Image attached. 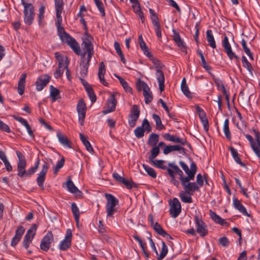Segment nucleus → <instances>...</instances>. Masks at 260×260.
<instances>
[{
  "label": "nucleus",
  "instance_id": "obj_26",
  "mask_svg": "<svg viewBox=\"0 0 260 260\" xmlns=\"http://www.w3.org/2000/svg\"><path fill=\"white\" fill-rule=\"evenodd\" d=\"M67 188L69 192L75 194L77 196H81L82 192L75 185L74 183L71 180H68L66 183Z\"/></svg>",
  "mask_w": 260,
  "mask_h": 260
},
{
  "label": "nucleus",
  "instance_id": "obj_40",
  "mask_svg": "<svg viewBox=\"0 0 260 260\" xmlns=\"http://www.w3.org/2000/svg\"><path fill=\"white\" fill-rule=\"evenodd\" d=\"M143 92L146 104L150 103L153 99L152 93L150 91V88L148 87L146 91L143 90Z\"/></svg>",
  "mask_w": 260,
  "mask_h": 260
},
{
  "label": "nucleus",
  "instance_id": "obj_62",
  "mask_svg": "<svg viewBox=\"0 0 260 260\" xmlns=\"http://www.w3.org/2000/svg\"><path fill=\"white\" fill-rule=\"evenodd\" d=\"M141 126H142V128H144V131H146L148 132H149L151 131V127L149 124V121L146 119H144L142 124Z\"/></svg>",
  "mask_w": 260,
  "mask_h": 260
},
{
  "label": "nucleus",
  "instance_id": "obj_10",
  "mask_svg": "<svg viewBox=\"0 0 260 260\" xmlns=\"http://www.w3.org/2000/svg\"><path fill=\"white\" fill-rule=\"evenodd\" d=\"M170 204V214L173 218H176L181 211V204L177 198H174Z\"/></svg>",
  "mask_w": 260,
  "mask_h": 260
},
{
  "label": "nucleus",
  "instance_id": "obj_38",
  "mask_svg": "<svg viewBox=\"0 0 260 260\" xmlns=\"http://www.w3.org/2000/svg\"><path fill=\"white\" fill-rule=\"evenodd\" d=\"M210 215L212 219L218 224L223 225L225 222L224 219L221 218L218 215L212 211L210 212Z\"/></svg>",
  "mask_w": 260,
  "mask_h": 260
},
{
  "label": "nucleus",
  "instance_id": "obj_35",
  "mask_svg": "<svg viewBox=\"0 0 260 260\" xmlns=\"http://www.w3.org/2000/svg\"><path fill=\"white\" fill-rule=\"evenodd\" d=\"M57 137L59 142L66 148H70L69 141L68 139L61 133H57Z\"/></svg>",
  "mask_w": 260,
  "mask_h": 260
},
{
  "label": "nucleus",
  "instance_id": "obj_9",
  "mask_svg": "<svg viewBox=\"0 0 260 260\" xmlns=\"http://www.w3.org/2000/svg\"><path fill=\"white\" fill-rule=\"evenodd\" d=\"M49 168V166L46 162H44L42 165L41 170L39 173L38 174V177L37 178V183L38 185L44 189V182L45 180L46 175L47 173Z\"/></svg>",
  "mask_w": 260,
  "mask_h": 260
},
{
  "label": "nucleus",
  "instance_id": "obj_47",
  "mask_svg": "<svg viewBox=\"0 0 260 260\" xmlns=\"http://www.w3.org/2000/svg\"><path fill=\"white\" fill-rule=\"evenodd\" d=\"M242 62L243 67L246 68L248 71L251 74H252L253 68L251 63L247 60L245 56L242 57Z\"/></svg>",
  "mask_w": 260,
  "mask_h": 260
},
{
  "label": "nucleus",
  "instance_id": "obj_27",
  "mask_svg": "<svg viewBox=\"0 0 260 260\" xmlns=\"http://www.w3.org/2000/svg\"><path fill=\"white\" fill-rule=\"evenodd\" d=\"M233 205L235 208L238 210L243 215L247 216H249L245 207L236 198L233 199Z\"/></svg>",
  "mask_w": 260,
  "mask_h": 260
},
{
  "label": "nucleus",
  "instance_id": "obj_55",
  "mask_svg": "<svg viewBox=\"0 0 260 260\" xmlns=\"http://www.w3.org/2000/svg\"><path fill=\"white\" fill-rule=\"evenodd\" d=\"M154 166L162 170H166L167 167L164 165L165 161L163 160H153L150 161Z\"/></svg>",
  "mask_w": 260,
  "mask_h": 260
},
{
  "label": "nucleus",
  "instance_id": "obj_44",
  "mask_svg": "<svg viewBox=\"0 0 260 260\" xmlns=\"http://www.w3.org/2000/svg\"><path fill=\"white\" fill-rule=\"evenodd\" d=\"M114 76L119 80L121 85L126 91L128 92H131L132 91V88L128 86L127 83L123 79L117 74H114Z\"/></svg>",
  "mask_w": 260,
  "mask_h": 260
},
{
  "label": "nucleus",
  "instance_id": "obj_52",
  "mask_svg": "<svg viewBox=\"0 0 260 260\" xmlns=\"http://www.w3.org/2000/svg\"><path fill=\"white\" fill-rule=\"evenodd\" d=\"M251 147L256 156L260 158V142H255L254 144H252Z\"/></svg>",
  "mask_w": 260,
  "mask_h": 260
},
{
  "label": "nucleus",
  "instance_id": "obj_23",
  "mask_svg": "<svg viewBox=\"0 0 260 260\" xmlns=\"http://www.w3.org/2000/svg\"><path fill=\"white\" fill-rule=\"evenodd\" d=\"M55 56L58 61V66L67 68L69 63V61L66 56H64L58 52H56L55 53Z\"/></svg>",
  "mask_w": 260,
  "mask_h": 260
},
{
  "label": "nucleus",
  "instance_id": "obj_24",
  "mask_svg": "<svg viewBox=\"0 0 260 260\" xmlns=\"http://www.w3.org/2000/svg\"><path fill=\"white\" fill-rule=\"evenodd\" d=\"M26 76L27 75L26 73H23L20 76L17 88L18 92L20 95H22L24 93L25 86Z\"/></svg>",
  "mask_w": 260,
  "mask_h": 260
},
{
  "label": "nucleus",
  "instance_id": "obj_45",
  "mask_svg": "<svg viewBox=\"0 0 260 260\" xmlns=\"http://www.w3.org/2000/svg\"><path fill=\"white\" fill-rule=\"evenodd\" d=\"M198 53L201 57L202 67L205 69V70L206 71H207V72H208L209 73L210 71L211 70V67L206 61L205 59L203 54V53L202 52V51L201 50H198Z\"/></svg>",
  "mask_w": 260,
  "mask_h": 260
},
{
  "label": "nucleus",
  "instance_id": "obj_1",
  "mask_svg": "<svg viewBox=\"0 0 260 260\" xmlns=\"http://www.w3.org/2000/svg\"><path fill=\"white\" fill-rule=\"evenodd\" d=\"M61 23L58 24V20L56 22V25L57 28L58 35L63 43H67L73 51L78 55L81 54L80 47L79 44L69 35L67 34L64 28L61 26Z\"/></svg>",
  "mask_w": 260,
  "mask_h": 260
},
{
  "label": "nucleus",
  "instance_id": "obj_7",
  "mask_svg": "<svg viewBox=\"0 0 260 260\" xmlns=\"http://www.w3.org/2000/svg\"><path fill=\"white\" fill-rule=\"evenodd\" d=\"M179 165L187 175L186 177L183 178H187L189 179H194L195 174L197 171V168L194 162L192 161L190 166V169L188 166L183 161H179Z\"/></svg>",
  "mask_w": 260,
  "mask_h": 260
},
{
  "label": "nucleus",
  "instance_id": "obj_48",
  "mask_svg": "<svg viewBox=\"0 0 260 260\" xmlns=\"http://www.w3.org/2000/svg\"><path fill=\"white\" fill-rule=\"evenodd\" d=\"M168 248L164 242L161 243V250L160 255L157 257V260H162L167 254Z\"/></svg>",
  "mask_w": 260,
  "mask_h": 260
},
{
  "label": "nucleus",
  "instance_id": "obj_61",
  "mask_svg": "<svg viewBox=\"0 0 260 260\" xmlns=\"http://www.w3.org/2000/svg\"><path fill=\"white\" fill-rule=\"evenodd\" d=\"M64 164V159L62 158L59 161L57 162V164L54 168V172L55 174H56L59 170L61 169Z\"/></svg>",
  "mask_w": 260,
  "mask_h": 260
},
{
  "label": "nucleus",
  "instance_id": "obj_11",
  "mask_svg": "<svg viewBox=\"0 0 260 260\" xmlns=\"http://www.w3.org/2000/svg\"><path fill=\"white\" fill-rule=\"evenodd\" d=\"M72 232L71 230L68 229L66 231L64 238L60 242L59 248L61 250H66L70 248L71 245Z\"/></svg>",
  "mask_w": 260,
  "mask_h": 260
},
{
  "label": "nucleus",
  "instance_id": "obj_58",
  "mask_svg": "<svg viewBox=\"0 0 260 260\" xmlns=\"http://www.w3.org/2000/svg\"><path fill=\"white\" fill-rule=\"evenodd\" d=\"M94 1L102 15L104 16L105 15V12L103 7V4L100 0H94Z\"/></svg>",
  "mask_w": 260,
  "mask_h": 260
},
{
  "label": "nucleus",
  "instance_id": "obj_56",
  "mask_svg": "<svg viewBox=\"0 0 260 260\" xmlns=\"http://www.w3.org/2000/svg\"><path fill=\"white\" fill-rule=\"evenodd\" d=\"M144 129L142 126H138L134 130V134L138 138H141L144 135Z\"/></svg>",
  "mask_w": 260,
  "mask_h": 260
},
{
  "label": "nucleus",
  "instance_id": "obj_46",
  "mask_svg": "<svg viewBox=\"0 0 260 260\" xmlns=\"http://www.w3.org/2000/svg\"><path fill=\"white\" fill-rule=\"evenodd\" d=\"M213 80L217 88V89L221 90L222 92L225 93V90H226L223 85L222 81L220 79L215 77L213 78Z\"/></svg>",
  "mask_w": 260,
  "mask_h": 260
},
{
  "label": "nucleus",
  "instance_id": "obj_17",
  "mask_svg": "<svg viewBox=\"0 0 260 260\" xmlns=\"http://www.w3.org/2000/svg\"><path fill=\"white\" fill-rule=\"evenodd\" d=\"M49 81V76L43 75L39 78L36 81V88L38 91H41L46 86Z\"/></svg>",
  "mask_w": 260,
  "mask_h": 260
},
{
  "label": "nucleus",
  "instance_id": "obj_3",
  "mask_svg": "<svg viewBox=\"0 0 260 260\" xmlns=\"http://www.w3.org/2000/svg\"><path fill=\"white\" fill-rule=\"evenodd\" d=\"M194 179L183 178V176L181 177L180 179L184 190V191L187 192L189 195H193L194 192L199 190V186L196 183L189 182L190 181L193 180Z\"/></svg>",
  "mask_w": 260,
  "mask_h": 260
},
{
  "label": "nucleus",
  "instance_id": "obj_33",
  "mask_svg": "<svg viewBox=\"0 0 260 260\" xmlns=\"http://www.w3.org/2000/svg\"><path fill=\"white\" fill-rule=\"evenodd\" d=\"M174 40L177 44V46L180 48L181 49L183 50L185 48L184 43L181 39L179 34L174 31Z\"/></svg>",
  "mask_w": 260,
  "mask_h": 260
},
{
  "label": "nucleus",
  "instance_id": "obj_39",
  "mask_svg": "<svg viewBox=\"0 0 260 260\" xmlns=\"http://www.w3.org/2000/svg\"><path fill=\"white\" fill-rule=\"evenodd\" d=\"M223 130L226 138L228 140H230L231 138V134L229 129V120L227 118L224 121Z\"/></svg>",
  "mask_w": 260,
  "mask_h": 260
},
{
  "label": "nucleus",
  "instance_id": "obj_64",
  "mask_svg": "<svg viewBox=\"0 0 260 260\" xmlns=\"http://www.w3.org/2000/svg\"><path fill=\"white\" fill-rule=\"evenodd\" d=\"M219 244L223 247H228L230 244L229 239L225 237H223L219 239Z\"/></svg>",
  "mask_w": 260,
  "mask_h": 260
},
{
  "label": "nucleus",
  "instance_id": "obj_43",
  "mask_svg": "<svg viewBox=\"0 0 260 260\" xmlns=\"http://www.w3.org/2000/svg\"><path fill=\"white\" fill-rule=\"evenodd\" d=\"M71 208H72V212L74 216L75 220L77 223H78L79 221V216H80L79 209L75 203H73L72 204Z\"/></svg>",
  "mask_w": 260,
  "mask_h": 260
},
{
  "label": "nucleus",
  "instance_id": "obj_41",
  "mask_svg": "<svg viewBox=\"0 0 260 260\" xmlns=\"http://www.w3.org/2000/svg\"><path fill=\"white\" fill-rule=\"evenodd\" d=\"M40 165V160L38 159L35 163L34 166L31 167L27 171H26V173L25 174V177L30 176L32 174H34L36 171L37 170L39 167Z\"/></svg>",
  "mask_w": 260,
  "mask_h": 260
},
{
  "label": "nucleus",
  "instance_id": "obj_32",
  "mask_svg": "<svg viewBox=\"0 0 260 260\" xmlns=\"http://www.w3.org/2000/svg\"><path fill=\"white\" fill-rule=\"evenodd\" d=\"M80 138L85 147H86L87 150L90 152L92 153L93 152V148L90 143V142L87 140L86 137L83 135L82 134H80Z\"/></svg>",
  "mask_w": 260,
  "mask_h": 260
},
{
  "label": "nucleus",
  "instance_id": "obj_15",
  "mask_svg": "<svg viewBox=\"0 0 260 260\" xmlns=\"http://www.w3.org/2000/svg\"><path fill=\"white\" fill-rule=\"evenodd\" d=\"M82 56V61L80 63V73L81 75V78H84L86 77L87 73V70L89 64V62L90 60L88 61V56H87V59L85 58V53H83V54H81Z\"/></svg>",
  "mask_w": 260,
  "mask_h": 260
},
{
  "label": "nucleus",
  "instance_id": "obj_49",
  "mask_svg": "<svg viewBox=\"0 0 260 260\" xmlns=\"http://www.w3.org/2000/svg\"><path fill=\"white\" fill-rule=\"evenodd\" d=\"M152 117L155 122L157 129L159 130H161L164 129V126L161 123V121L159 116L155 114H153L152 115Z\"/></svg>",
  "mask_w": 260,
  "mask_h": 260
},
{
  "label": "nucleus",
  "instance_id": "obj_18",
  "mask_svg": "<svg viewBox=\"0 0 260 260\" xmlns=\"http://www.w3.org/2000/svg\"><path fill=\"white\" fill-rule=\"evenodd\" d=\"M163 137L166 140L174 143H179L182 145H184L186 143V140L184 139L172 135L169 133H166L164 134Z\"/></svg>",
  "mask_w": 260,
  "mask_h": 260
},
{
  "label": "nucleus",
  "instance_id": "obj_6",
  "mask_svg": "<svg viewBox=\"0 0 260 260\" xmlns=\"http://www.w3.org/2000/svg\"><path fill=\"white\" fill-rule=\"evenodd\" d=\"M92 40V37L86 33L84 37L82 45H83V49L86 50L84 53H87L88 61L91 60V57L94 53L93 46L91 44Z\"/></svg>",
  "mask_w": 260,
  "mask_h": 260
},
{
  "label": "nucleus",
  "instance_id": "obj_51",
  "mask_svg": "<svg viewBox=\"0 0 260 260\" xmlns=\"http://www.w3.org/2000/svg\"><path fill=\"white\" fill-rule=\"evenodd\" d=\"M151 150V154L149 156V159L150 161L154 160V158L158 155L159 153V148L158 147L153 146Z\"/></svg>",
  "mask_w": 260,
  "mask_h": 260
},
{
  "label": "nucleus",
  "instance_id": "obj_57",
  "mask_svg": "<svg viewBox=\"0 0 260 260\" xmlns=\"http://www.w3.org/2000/svg\"><path fill=\"white\" fill-rule=\"evenodd\" d=\"M136 86H137V89L139 90H142L143 91V90L146 91V90L147 89V88L149 87L147 85V84L145 82H144V81H142L141 80H139L137 82Z\"/></svg>",
  "mask_w": 260,
  "mask_h": 260
},
{
  "label": "nucleus",
  "instance_id": "obj_36",
  "mask_svg": "<svg viewBox=\"0 0 260 260\" xmlns=\"http://www.w3.org/2000/svg\"><path fill=\"white\" fill-rule=\"evenodd\" d=\"M187 192L184 191H181L179 193V197L182 202L185 203H191L192 202V199L191 195H187Z\"/></svg>",
  "mask_w": 260,
  "mask_h": 260
},
{
  "label": "nucleus",
  "instance_id": "obj_14",
  "mask_svg": "<svg viewBox=\"0 0 260 260\" xmlns=\"http://www.w3.org/2000/svg\"><path fill=\"white\" fill-rule=\"evenodd\" d=\"M166 170L170 177L175 176V174H178L180 177V179L181 177H183V172L174 162H169L168 164V167H167Z\"/></svg>",
  "mask_w": 260,
  "mask_h": 260
},
{
  "label": "nucleus",
  "instance_id": "obj_12",
  "mask_svg": "<svg viewBox=\"0 0 260 260\" xmlns=\"http://www.w3.org/2000/svg\"><path fill=\"white\" fill-rule=\"evenodd\" d=\"M53 241V236L51 232H48L46 235L42 239L41 244V249L44 251H47L49 250L51 244Z\"/></svg>",
  "mask_w": 260,
  "mask_h": 260
},
{
  "label": "nucleus",
  "instance_id": "obj_13",
  "mask_svg": "<svg viewBox=\"0 0 260 260\" xmlns=\"http://www.w3.org/2000/svg\"><path fill=\"white\" fill-rule=\"evenodd\" d=\"M140 115V110L139 107L134 105L133 106L131 110L129 119L128 120L129 125L131 127H134L136 125V121L138 120Z\"/></svg>",
  "mask_w": 260,
  "mask_h": 260
},
{
  "label": "nucleus",
  "instance_id": "obj_29",
  "mask_svg": "<svg viewBox=\"0 0 260 260\" xmlns=\"http://www.w3.org/2000/svg\"><path fill=\"white\" fill-rule=\"evenodd\" d=\"M152 227L159 235L167 238L172 239V237L163 230L161 226L158 223L155 222Z\"/></svg>",
  "mask_w": 260,
  "mask_h": 260
},
{
  "label": "nucleus",
  "instance_id": "obj_2",
  "mask_svg": "<svg viewBox=\"0 0 260 260\" xmlns=\"http://www.w3.org/2000/svg\"><path fill=\"white\" fill-rule=\"evenodd\" d=\"M105 198L107 200L106 205L107 218H113V215L117 210L116 206L118 203V201L111 194H105Z\"/></svg>",
  "mask_w": 260,
  "mask_h": 260
},
{
  "label": "nucleus",
  "instance_id": "obj_53",
  "mask_svg": "<svg viewBox=\"0 0 260 260\" xmlns=\"http://www.w3.org/2000/svg\"><path fill=\"white\" fill-rule=\"evenodd\" d=\"M85 88L91 102H95L96 98L93 89L89 86H85Z\"/></svg>",
  "mask_w": 260,
  "mask_h": 260
},
{
  "label": "nucleus",
  "instance_id": "obj_34",
  "mask_svg": "<svg viewBox=\"0 0 260 260\" xmlns=\"http://www.w3.org/2000/svg\"><path fill=\"white\" fill-rule=\"evenodd\" d=\"M159 140V136L156 134H151L149 135L148 144L151 146H155Z\"/></svg>",
  "mask_w": 260,
  "mask_h": 260
},
{
  "label": "nucleus",
  "instance_id": "obj_19",
  "mask_svg": "<svg viewBox=\"0 0 260 260\" xmlns=\"http://www.w3.org/2000/svg\"><path fill=\"white\" fill-rule=\"evenodd\" d=\"M25 229L22 226H19L15 233V236L13 238L11 244L12 246H15L20 241L22 236L24 234Z\"/></svg>",
  "mask_w": 260,
  "mask_h": 260
},
{
  "label": "nucleus",
  "instance_id": "obj_5",
  "mask_svg": "<svg viewBox=\"0 0 260 260\" xmlns=\"http://www.w3.org/2000/svg\"><path fill=\"white\" fill-rule=\"evenodd\" d=\"M16 154L18 158L17 162V175L20 177L25 176L26 171V160L24 155L20 151H17Z\"/></svg>",
  "mask_w": 260,
  "mask_h": 260
},
{
  "label": "nucleus",
  "instance_id": "obj_31",
  "mask_svg": "<svg viewBox=\"0 0 260 260\" xmlns=\"http://www.w3.org/2000/svg\"><path fill=\"white\" fill-rule=\"evenodd\" d=\"M77 109L78 115H80L82 117L85 116L86 111V106L85 103L83 101H80L77 104Z\"/></svg>",
  "mask_w": 260,
  "mask_h": 260
},
{
  "label": "nucleus",
  "instance_id": "obj_50",
  "mask_svg": "<svg viewBox=\"0 0 260 260\" xmlns=\"http://www.w3.org/2000/svg\"><path fill=\"white\" fill-rule=\"evenodd\" d=\"M143 168L147 173L153 178L156 177V173L154 170L147 165L143 164Z\"/></svg>",
  "mask_w": 260,
  "mask_h": 260
},
{
  "label": "nucleus",
  "instance_id": "obj_54",
  "mask_svg": "<svg viewBox=\"0 0 260 260\" xmlns=\"http://www.w3.org/2000/svg\"><path fill=\"white\" fill-rule=\"evenodd\" d=\"M133 9L135 13L141 18L142 22L143 23L144 21V17L141 10L140 5L135 6V7H133Z\"/></svg>",
  "mask_w": 260,
  "mask_h": 260
},
{
  "label": "nucleus",
  "instance_id": "obj_59",
  "mask_svg": "<svg viewBox=\"0 0 260 260\" xmlns=\"http://www.w3.org/2000/svg\"><path fill=\"white\" fill-rule=\"evenodd\" d=\"M44 13H45V7L43 6H42L39 9V13L38 15L39 18V23L40 25L42 24V21L44 18Z\"/></svg>",
  "mask_w": 260,
  "mask_h": 260
},
{
  "label": "nucleus",
  "instance_id": "obj_60",
  "mask_svg": "<svg viewBox=\"0 0 260 260\" xmlns=\"http://www.w3.org/2000/svg\"><path fill=\"white\" fill-rule=\"evenodd\" d=\"M66 68L63 67L58 66V69L54 73V77L56 79H58L61 77L64 71Z\"/></svg>",
  "mask_w": 260,
  "mask_h": 260
},
{
  "label": "nucleus",
  "instance_id": "obj_20",
  "mask_svg": "<svg viewBox=\"0 0 260 260\" xmlns=\"http://www.w3.org/2000/svg\"><path fill=\"white\" fill-rule=\"evenodd\" d=\"M56 10V16L58 20V24L62 23V17L61 16L63 10V0H54Z\"/></svg>",
  "mask_w": 260,
  "mask_h": 260
},
{
  "label": "nucleus",
  "instance_id": "obj_25",
  "mask_svg": "<svg viewBox=\"0 0 260 260\" xmlns=\"http://www.w3.org/2000/svg\"><path fill=\"white\" fill-rule=\"evenodd\" d=\"M222 45L228 57H231L234 55V52L232 51L231 44L229 41V39L226 36L224 37L223 40L222 41Z\"/></svg>",
  "mask_w": 260,
  "mask_h": 260
},
{
  "label": "nucleus",
  "instance_id": "obj_37",
  "mask_svg": "<svg viewBox=\"0 0 260 260\" xmlns=\"http://www.w3.org/2000/svg\"><path fill=\"white\" fill-rule=\"evenodd\" d=\"M50 97L52 102H54L59 98V90L54 87L53 86H50Z\"/></svg>",
  "mask_w": 260,
  "mask_h": 260
},
{
  "label": "nucleus",
  "instance_id": "obj_28",
  "mask_svg": "<svg viewBox=\"0 0 260 260\" xmlns=\"http://www.w3.org/2000/svg\"><path fill=\"white\" fill-rule=\"evenodd\" d=\"M37 225L33 224L31 227L27 231L26 235L24 236V240L32 241L36 232Z\"/></svg>",
  "mask_w": 260,
  "mask_h": 260
},
{
  "label": "nucleus",
  "instance_id": "obj_4",
  "mask_svg": "<svg viewBox=\"0 0 260 260\" xmlns=\"http://www.w3.org/2000/svg\"><path fill=\"white\" fill-rule=\"evenodd\" d=\"M24 21L25 24L30 25L32 23L35 17L34 7L30 4H23Z\"/></svg>",
  "mask_w": 260,
  "mask_h": 260
},
{
  "label": "nucleus",
  "instance_id": "obj_8",
  "mask_svg": "<svg viewBox=\"0 0 260 260\" xmlns=\"http://www.w3.org/2000/svg\"><path fill=\"white\" fill-rule=\"evenodd\" d=\"M194 222L196 227V232L201 237H204L207 236L208 233L207 226L202 219L196 216L194 217Z\"/></svg>",
  "mask_w": 260,
  "mask_h": 260
},
{
  "label": "nucleus",
  "instance_id": "obj_22",
  "mask_svg": "<svg viewBox=\"0 0 260 260\" xmlns=\"http://www.w3.org/2000/svg\"><path fill=\"white\" fill-rule=\"evenodd\" d=\"M106 73L105 66L103 62H101L100 64V67L98 71V77L100 82L104 86H107L108 83L106 81L104 78V76Z\"/></svg>",
  "mask_w": 260,
  "mask_h": 260
},
{
  "label": "nucleus",
  "instance_id": "obj_16",
  "mask_svg": "<svg viewBox=\"0 0 260 260\" xmlns=\"http://www.w3.org/2000/svg\"><path fill=\"white\" fill-rule=\"evenodd\" d=\"M116 104L117 101L114 94H111L110 97L107 100V109L103 111V113L104 114H107L109 113L115 111Z\"/></svg>",
  "mask_w": 260,
  "mask_h": 260
},
{
  "label": "nucleus",
  "instance_id": "obj_21",
  "mask_svg": "<svg viewBox=\"0 0 260 260\" xmlns=\"http://www.w3.org/2000/svg\"><path fill=\"white\" fill-rule=\"evenodd\" d=\"M155 76L158 82L160 91L162 92L165 88V77L164 73L160 69H157L156 70Z\"/></svg>",
  "mask_w": 260,
  "mask_h": 260
},
{
  "label": "nucleus",
  "instance_id": "obj_42",
  "mask_svg": "<svg viewBox=\"0 0 260 260\" xmlns=\"http://www.w3.org/2000/svg\"><path fill=\"white\" fill-rule=\"evenodd\" d=\"M230 150H231L232 155L234 159H235V161L237 164L241 165V166H242V167L244 166V164L241 161V159H240V157H239L238 153L237 151V150L233 147H231L230 148Z\"/></svg>",
  "mask_w": 260,
  "mask_h": 260
},
{
  "label": "nucleus",
  "instance_id": "obj_63",
  "mask_svg": "<svg viewBox=\"0 0 260 260\" xmlns=\"http://www.w3.org/2000/svg\"><path fill=\"white\" fill-rule=\"evenodd\" d=\"M151 61H152L156 70L157 69H160L163 67V64L155 57L152 58Z\"/></svg>",
  "mask_w": 260,
  "mask_h": 260
},
{
  "label": "nucleus",
  "instance_id": "obj_30",
  "mask_svg": "<svg viewBox=\"0 0 260 260\" xmlns=\"http://www.w3.org/2000/svg\"><path fill=\"white\" fill-rule=\"evenodd\" d=\"M206 38H207V40L210 46L213 49L215 48L216 47V43H215L214 36L212 34V31L211 29H209V30H207Z\"/></svg>",
  "mask_w": 260,
  "mask_h": 260
}]
</instances>
